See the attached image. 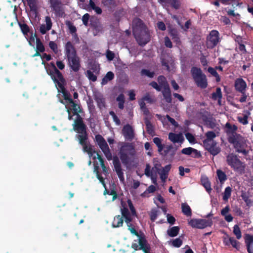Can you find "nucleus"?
Returning a JSON list of instances; mask_svg holds the SVG:
<instances>
[{"label": "nucleus", "instance_id": "24", "mask_svg": "<svg viewBox=\"0 0 253 253\" xmlns=\"http://www.w3.org/2000/svg\"><path fill=\"white\" fill-rule=\"evenodd\" d=\"M90 26L96 31L99 32L102 30V26L101 25V24L99 21V20L94 17H92L90 20Z\"/></svg>", "mask_w": 253, "mask_h": 253}, {"label": "nucleus", "instance_id": "36", "mask_svg": "<svg viewBox=\"0 0 253 253\" xmlns=\"http://www.w3.org/2000/svg\"><path fill=\"white\" fill-rule=\"evenodd\" d=\"M179 230L178 226H173L167 230V234L169 237H174L178 234Z\"/></svg>", "mask_w": 253, "mask_h": 253}, {"label": "nucleus", "instance_id": "30", "mask_svg": "<svg viewBox=\"0 0 253 253\" xmlns=\"http://www.w3.org/2000/svg\"><path fill=\"white\" fill-rule=\"evenodd\" d=\"M99 167L97 165H94L93 173L96 174L97 178L99 180L100 182L104 187H106V184L104 178L102 176L101 174L99 171Z\"/></svg>", "mask_w": 253, "mask_h": 253}, {"label": "nucleus", "instance_id": "35", "mask_svg": "<svg viewBox=\"0 0 253 253\" xmlns=\"http://www.w3.org/2000/svg\"><path fill=\"white\" fill-rule=\"evenodd\" d=\"M158 82L160 86L163 89L169 87L166 78L164 76H159L158 78Z\"/></svg>", "mask_w": 253, "mask_h": 253}, {"label": "nucleus", "instance_id": "42", "mask_svg": "<svg viewBox=\"0 0 253 253\" xmlns=\"http://www.w3.org/2000/svg\"><path fill=\"white\" fill-rule=\"evenodd\" d=\"M232 192V188L228 186L225 188L224 191L223 193L222 199L224 201H227L229 198L231 197Z\"/></svg>", "mask_w": 253, "mask_h": 253}, {"label": "nucleus", "instance_id": "31", "mask_svg": "<svg viewBox=\"0 0 253 253\" xmlns=\"http://www.w3.org/2000/svg\"><path fill=\"white\" fill-rule=\"evenodd\" d=\"M68 104H71V107L73 115H77L83 113V109L80 104L76 103V101L73 100V103H69Z\"/></svg>", "mask_w": 253, "mask_h": 253}, {"label": "nucleus", "instance_id": "47", "mask_svg": "<svg viewBox=\"0 0 253 253\" xmlns=\"http://www.w3.org/2000/svg\"><path fill=\"white\" fill-rule=\"evenodd\" d=\"M36 49L42 52L45 51L44 46L39 38L36 39Z\"/></svg>", "mask_w": 253, "mask_h": 253}, {"label": "nucleus", "instance_id": "5", "mask_svg": "<svg viewBox=\"0 0 253 253\" xmlns=\"http://www.w3.org/2000/svg\"><path fill=\"white\" fill-rule=\"evenodd\" d=\"M135 154V147L132 143L124 142L121 146L119 155L123 165L125 166L128 165L131 159L134 158Z\"/></svg>", "mask_w": 253, "mask_h": 253}, {"label": "nucleus", "instance_id": "12", "mask_svg": "<svg viewBox=\"0 0 253 253\" xmlns=\"http://www.w3.org/2000/svg\"><path fill=\"white\" fill-rule=\"evenodd\" d=\"M113 164L115 170L120 181L122 183H125V179L124 175V172L122 169L121 163L119 158L117 157H115L113 158Z\"/></svg>", "mask_w": 253, "mask_h": 253}, {"label": "nucleus", "instance_id": "4", "mask_svg": "<svg viewBox=\"0 0 253 253\" xmlns=\"http://www.w3.org/2000/svg\"><path fill=\"white\" fill-rule=\"evenodd\" d=\"M64 52L70 69L75 72H78L81 67V60L75 47L71 42H67L66 43Z\"/></svg>", "mask_w": 253, "mask_h": 253}, {"label": "nucleus", "instance_id": "54", "mask_svg": "<svg viewBox=\"0 0 253 253\" xmlns=\"http://www.w3.org/2000/svg\"><path fill=\"white\" fill-rule=\"evenodd\" d=\"M182 240L180 238H176L172 240L171 245L175 248H179L182 244Z\"/></svg>", "mask_w": 253, "mask_h": 253}, {"label": "nucleus", "instance_id": "14", "mask_svg": "<svg viewBox=\"0 0 253 253\" xmlns=\"http://www.w3.org/2000/svg\"><path fill=\"white\" fill-rule=\"evenodd\" d=\"M73 126V129L79 133L76 135V138L78 140L80 139V136H88L86 131V126L84 123H74Z\"/></svg>", "mask_w": 253, "mask_h": 253}, {"label": "nucleus", "instance_id": "23", "mask_svg": "<svg viewBox=\"0 0 253 253\" xmlns=\"http://www.w3.org/2000/svg\"><path fill=\"white\" fill-rule=\"evenodd\" d=\"M46 26L42 25L40 27V31L42 34H45L47 31L50 30L52 27V22L50 17L46 16L45 17Z\"/></svg>", "mask_w": 253, "mask_h": 253}, {"label": "nucleus", "instance_id": "3", "mask_svg": "<svg viewBox=\"0 0 253 253\" xmlns=\"http://www.w3.org/2000/svg\"><path fill=\"white\" fill-rule=\"evenodd\" d=\"M133 34L138 44L141 46L145 45L151 39L147 27L139 18L133 20Z\"/></svg>", "mask_w": 253, "mask_h": 253}, {"label": "nucleus", "instance_id": "27", "mask_svg": "<svg viewBox=\"0 0 253 253\" xmlns=\"http://www.w3.org/2000/svg\"><path fill=\"white\" fill-rule=\"evenodd\" d=\"M96 158V156H94L93 157V159H95ZM97 159L99 160L100 163V166L102 168L103 173L105 176H107L109 174L108 169L105 165L104 161L103 158L98 153H97Z\"/></svg>", "mask_w": 253, "mask_h": 253}, {"label": "nucleus", "instance_id": "10", "mask_svg": "<svg viewBox=\"0 0 253 253\" xmlns=\"http://www.w3.org/2000/svg\"><path fill=\"white\" fill-rule=\"evenodd\" d=\"M50 7L56 16L63 17L65 15L63 4L61 0H49Z\"/></svg>", "mask_w": 253, "mask_h": 253}, {"label": "nucleus", "instance_id": "18", "mask_svg": "<svg viewBox=\"0 0 253 253\" xmlns=\"http://www.w3.org/2000/svg\"><path fill=\"white\" fill-rule=\"evenodd\" d=\"M189 224L192 227L203 229L206 227V220L192 219L189 221Z\"/></svg>", "mask_w": 253, "mask_h": 253}, {"label": "nucleus", "instance_id": "41", "mask_svg": "<svg viewBox=\"0 0 253 253\" xmlns=\"http://www.w3.org/2000/svg\"><path fill=\"white\" fill-rule=\"evenodd\" d=\"M88 6L91 9L94 10L97 14H101L102 12L101 8L98 6H96L95 3L92 0H89Z\"/></svg>", "mask_w": 253, "mask_h": 253}, {"label": "nucleus", "instance_id": "28", "mask_svg": "<svg viewBox=\"0 0 253 253\" xmlns=\"http://www.w3.org/2000/svg\"><path fill=\"white\" fill-rule=\"evenodd\" d=\"M222 97L221 89L220 87L216 88V91L211 94V98L214 100H218V104L219 105L221 104V98Z\"/></svg>", "mask_w": 253, "mask_h": 253}, {"label": "nucleus", "instance_id": "60", "mask_svg": "<svg viewBox=\"0 0 253 253\" xmlns=\"http://www.w3.org/2000/svg\"><path fill=\"white\" fill-rule=\"evenodd\" d=\"M127 226L128 227V230L130 231L131 234L136 236L137 237H139L138 232L135 230L132 224L127 225Z\"/></svg>", "mask_w": 253, "mask_h": 253}, {"label": "nucleus", "instance_id": "48", "mask_svg": "<svg viewBox=\"0 0 253 253\" xmlns=\"http://www.w3.org/2000/svg\"><path fill=\"white\" fill-rule=\"evenodd\" d=\"M233 233L236 235L237 239H240L242 237L241 229L238 225H235L233 227Z\"/></svg>", "mask_w": 253, "mask_h": 253}, {"label": "nucleus", "instance_id": "15", "mask_svg": "<svg viewBox=\"0 0 253 253\" xmlns=\"http://www.w3.org/2000/svg\"><path fill=\"white\" fill-rule=\"evenodd\" d=\"M122 133L126 140L131 141L134 138V129L129 124H126L123 126Z\"/></svg>", "mask_w": 253, "mask_h": 253}, {"label": "nucleus", "instance_id": "29", "mask_svg": "<svg viewBox=\"0 0 253 253\" xmlns=\"http://www.w3.org/2000/svg\"><path fill=\"white\" fill-rule=\"evenodd\" d=\"M162 94L166 102L168 103H171L172 102V98L169 87L164 88L162 91Z\"/></svg>", "mask_w": 253, "mask_h": 253}, {"label": "nucleus", "instance_id": "45", "mask_svg": "<svg viewBox=\"0 0 253 253\" xmlns=\"http://www.w3.org/2000/svg\"><path fill=\"white\" fill-rule=\"evenodd\" d=\"M145 124L147 133L151 135H154L155 134V131L152 124L148 120L145 122Z\"/></svg>", "mask_w": 253, "mask_h": 253}, {"label": "nucleus", "instance_id": "61", "mask_svg": "<svg viewBox=\"0 0 253 253\" xmlns=\"http://www.w3.org/2000/svg\"><path fill=\"white\" fill-rule=\"evenodd\" d=\"M121 212L122 217L124 218L130 215L128 209L125 206H123V208L121 209Z\"/></svg>", "mask_w": 253, "mask_h": 253}, {"label": "nucleus", "instance_id": "8", "mask_svg": "<svg viewBox=\"0 0 253 253\" xmlns=\"http://www.w3.org/2000/svg\"><path fill=\"white\" fill-rule=\"evenodd\" d=\"M95 141L108 161L112 159V155L104 138L100 134L95 136Z\"/></svg>", "mask_w": 253, "mask_h": 253}, {"label": "nucleus", "instance_id": "51", "mask_svg": "<svg viewBox=\"0 0 253 253\" xmlns=\"http://www.w3.org/2000/svg\"><path fill=\"white\" fill-rule=\"evenodd\" d=\"M216 137L215 132L212 131H210L207 132V143L211 142V141H214L213 139Z\"/></svg>", "mask_w": 253, "mask_h": 253}, {"label": "nucleus", "instance_id": "46", "mask_svg": "<svg viewBox=\"0 0 253 253\" xmlns=\"http://www.w3.org/2000/svg\"><path fill=\"white\" fill-rule=\"evenodd\" d=\"M140 75L141 76H147L150 78H152L155 75V72H151L148 69H143L140 72Z\"/></svg>", "mask_w": 253, "mask_h": 253}, {"label": "nucleus", "instance_id": "38", "mask_svg": "<svg viewBox=\"0 0 253 253\" xmlns=\"http://www.w3.org/2000/svg\"><path fill=\"white\" fill-rule=\"evenodd\" d=\"M18 25L20 28L21 32L24 36H27L30 32L29 27L25 22H18Z\"/></svg>", "mask_w": 253, "mask_h": 253}, {"label": "nucleus", "instance_id": "32", "mask_svg": "<svg viewBox=\"0 0 253 253\" xmlns=\"http://www.w3.org/2000/svg\"><path fill=\"white\" fill-rule=\"evenodd\" d=\"M124 220L120 215H116L114 218L112 226L114 227H120L123 226Z\"/></svg>", "mask_w": 253, "mask_h": 253}, {"label": "nucleus", "instance_id": "34", "mask_svg": "<svg viewBox=\"0 0 253 253\" xmlns=\"http://www.w3.org/2000/svg\"><path fill=\"white\" fill-rule=\"evenodd\" d=\"M182 212L187 217L191 216L192 211L190 206L187 203H182L181 204Z\"/></svg>", "mask_w": 253, "mask_h": 253}, {"label": "nucleus", "instance_id": "40", "mask_svg": "<svg viewBox=\"0 0 253 253\" xmlns=\"http://www.w3.org/2000/svg\"><path fill=\"white\" fill-rule=\"evenodd\" d=\"M208 72L213 77L215 78V81L216 82H219L220 81V77L218 73L214 68L210 67L208 68Z\"/></svg>", "mask_w": 253, "mask_h": 253}, {"label": "nucleus", "instance_id": "58", "mask_svg": "<svg viewBox=\"0 0 253 253\" xmlns=\"http://www.w3.org/2000/svg\"><path fill=\"white\" fill-rule=\"evenodd\" d=\"M186 138L190 143H195V138L194 135L190 132H187L185 134Z\"/></svg>", "mask_w": 253, "mask_h": 253}, {"label": "nucleus", "instance_id": "44", "mask_svg": "<svg viewBox=\"0 0 253 253\" xmlns=\"http://www.w3.org/2000/svg\"><path fill=\"white\" fill-rule=\"evenodd\" d=\"M171 151L170 156L173 157L175 155L176 149H173L172 145H168L165 147L164 150V154L165 156L167 155L169 152Z\"/></svg>", "mask_w": 253, "mask_h": 253}, {"label": "nucleus", "instance_id": "52", "mask_svg": "<svg viewBox=\"0 0 253 253\" xmlns=\"http://www.w3.org/2000/svg\"><path fill=\"white\" fill-rule=\"evenodd\" d=\"M37 0H26L27 4L31 10L36 9Z\"/></svg>", "mask_w": 253, "mask_h": 253}, {"label": "nucleus", "instance_id": "17", "mask_svg": "<svg viewBox=\"0 0 253 253\" xmlns=\"http://www.w3.org/2000/svg\"><path fill=\"white\" fill-rule=\"evenodd\" d=\"M181 153L186 155L191 156L193 158H199L201 155L200 153L197 150L192 148L187 147L182 149Z\"/></svg>", "mask_w": 253, "mask_h": 253}, {"label": "nucleus", "instance_id": "13", "mask_svg": "<svg viewBox=\"0 0 253 253\" xmlns=\"http://www.w3.org/2000/svg\"><path fill=\"white\" fill-rule=\"evenodd\" d=\"M113 164L115 170L120 181L122 183H125V179L124 175V172L122 169L121 163L119 158L117 157H115L113 158Z\"/></svg>", "mask_w": 253, "mask_h": 253}, {"label": "nucleus", "instance_id": "43", "mask_svg": "<svg viewBox=\"0 0 253 253\" xmlns=\"http://www.w3.org/2000/svg\"><path fill=\"white\" fill-rule=\"evenodd\" d=\"M153 142L157 146L159 152L161 153L164 148V145L162 143V139L159 137H155L153 138Z\"/></svg>", "mask_w": 253, "mask_h": 253}, {"label": "nucleus", "instance_id": "21", "mask_svg": "<svg viewBox=\"0 0 253 253\" xmlns=\"http://www.w3.org/2000/svg\"><path fill=\"white\" fill-rule=\"evenodd\" d=\"M245 242L248 253H253V236L249 234H246Z\"/></svg>", "mask_w": 253, "mask_h": 253}, {"label": "nucleus", "instance_id": "26", "mask_svg": "<svg viewBox=\"0 0 253 253\" xmlns=\"http://www.w3.org/2000/svg\"><path fill=\"white\" fill-rule=\"evenodd\" d=\"M94 100L96 102L97 106L100 109L105 107V100L101 94L98 93L95 94L94 95Z\"/></svg>", "mask_w": 253, "mask_h": 253}, {"label": "nucleus", "instance_id": "20", "mask_svg": "<svg viewBox=\"0 0 253 253\" xmlns=\"http://www.w3.org/2000/svg\"><path fill=\"white\" fill-rule=\"evenodd\" d=\"M169 139L173 143L180 142L183 143L184 140V137L182 133H175L170 132L169 134Z\"/></svg>", "mask_w": 253, "mask_h": 253}, {"label": "nucleus", "instance_id": "59", "mask_svg": "<svg viewBox=\"0 0 253 253\" xmlns=\"http://www.w3.org/2000/svg\"><path fill=\"white\" fill-rule=\"evenodd\" d=\"M49 46L50 48L52 50V51L55 53H57L58 52V47L57 44L53 41H50L49 42Z\"/></svg>", "mask_w": 253, "mask_h": 253}, {"label": "nucleus", "instance_id": "39", "mask_svg": "<svg viewBox=\"0 0 253 253\" xmlns=\"http://www.w3.org/2000/svg\"><path fill=\"white\" fill-rule=\"evenodd\" d=\"M102 4L109 9L114 8L116 6L115 0H101Z\"/></svg>", "mask_w": 253, "mask_h": 253}, {"label": "nucleus", "instance_id": "2", "mask_svg": "<svg viewBox=\"0 0 253 253\" xmlns=\"http://www.w3.org/2000/svg\"><path fill=\"white\" fill-rule=\"evenodd\" d=\"M45 68L47 74L50 76L55 84L58 92H60L63 94L64 100L66 101L67 103H73V100L71 97L70 93L68 92L65 88L66 85V80L62 73L56 68L55 64L53 62H50L47 63Z\"/></svg>", "mask_w": 253, "mask_h": 253}, {"label": "nucleus", "instance_id": "57", "mask_svg": "<svg viewBox=\"0 0 253 253\" xmlns=\"http://www.w3.org/2000/svg\"><path fill=\"white\" fill-rule=\"evenodd\" d=\"M248 116L247 115H244L243 117H238L237 119L238 121L241 124L246 125L248 124Z\"/></svg>", "mask_w": 253, "mask_h": 253}, {"label": "nucleus", "instance_id": "49", "mask_svg": "<svg viewBox=\"0 0 253 253\" xmlns=\"http://www.w3.org/2000/svg\"><path fill=\"white\" fill-rule=\"evenodd\" d=\"M241 197L244 201L246 203L247 206L250 207L252 205L251 200L250 199L248 194L245 192L242 193Z\"/></svg>", "mask_w": 253, "mask_h": 253}, {"label": "nucleus", "instance_id": "37", "mask_svg": "<svg viewBox=\"0 0 253 253\" xmlns=\"http://www.w3.org/2000/svg\"><path fill=\"white\" fill-rule=\"evenodd\" d=\"M216 174L221 184H223L227 179V175L222 170L217 169L216 171Z\"/></svg>", "mask_w": 253, "mask_h": 253}, {"label": "nucleus", "instance_id": "33", "mask_svg": "<svg viewBox=\"0 0 253 253\" xmlns=\"http://www.w3.org/2000/svg\"><path fill=\"white\" fill-rule=\"evenodd\" d=\"M114 78V74L111 72H108L104 78L102 79L101 84L105 85L108 83V82L112 81Z\"/></svg>", "mask_w": 253, "mask_h": 253}, {"label": "nucleus", "instance_id": "22", "mask_svg": "<svg viewBox=\"0 0 253 253\" xmlns=\"http://www.w3.org/2000/svg\"><path fill=\"white\" fill-rule=\"evenodd\" d=\"M169 34L174 42L178 44L181 43L179 34L176 29L170 28L169 30Z\"/></svg>", "mask_w": 253, "mask_h": 253}, {"label": "nucleus", "instance_id": "50", "mask_svg": "<svg viewBox=\"0 0 253 253\" xmlns=\"http://www.w3.org/2000/svg\"><path fill=\"white\" fill-rule=\"evenodd\" d=\"M66 25L68 27L71 34H73L76 33L77 29L71 21H67L66 22Z\"/></svg>", "mask_w": 253, "mask_h": 253}, {"label": "nucleus", "instance_id": "1", "mask_svg": "<svg viewBox=\"0 0 253 253\" xmlns=\"http://www.w3.org/2000/svg\"><path fill=\"white\" fill-rule=\"evenodd\" d=\"M237 130L236 125H231L229 122H227L224 126V132L228 142L233 145L236 152L247 155L248 154V151L246 150L248 140L245 137L238 133Z\"/></svg>", "mask_w": 253, "mask_h": 253}, {"label": "nucleus", "instance_id": "55", "mask_svg": "<svg viewBox=\"0 0 253 253\" xmlns=\"http://www.w3.org/2000/svg\"><path fill=\"white\" fill-rule=\"evenodd\" d=\"M109 114L113 118L114 122L115 123L116 125L120 126L121 125V121L117 116L115 114L114 111H111L109 112Z\"/></svg>", "mask_w": 253, "mask_h": 253}, {"label": "nucleus", "instance_id": "6", "mask_svg": "<svg viewBox=\"0 0 253 253\" xmlns=\"http://www.w3.org/2000/svg\"><path fill=\"white\" fill-rule=\"evenodd\" d=\"M226 162L234 171L240 174L244 173L245 166L236 155L233 153L228 155L226 157Z\"/></svg>", "mask_w": 253, "mask_h": 253}, {"label": "nucleus", "instance_id": "56", "mask_svg": "<svg viewBox=\"0 0 253 253\" xmlns=\"http://www.w3.org/2000/svg\"><path fill=\"white\" fill-rule=\"evenodd\" d=\"M86 75L88 79L92 82H95L97 80V76L94 75L91 71L87 70Z\"/></svg>", "mask_w": 253, "mask_h": 253}, {"label": "nucleus", "instance_id": "11", "mask_svg": "<svg viewBox=\"0 0 253 253\" xmlns=\"http://www.w3.org/2000/svg\"><path fill=\"white\" fill-rule=\"evenodd\" d=\"M80 139L78 140L79 144L82 145L84 152H86L89 157L92 156L93 154L97 152L92 148V146L88 145V136H80Z\"/></svg>", "mask_w": 253, "mask_h": 253}, {"label": "nucleus", "instance_id": "64", "mask_svg": "<svg viewBox=\"0 0 253 253\" xmlns=\"http://www.w3.org/2000/svg\"><path fill=\"white\" fill-rule=\"evenodd\" d=\"M90 17V15L88 13L84 14L82 17V21L84 25L85 26H88V20Z\"/></svg>", "mask_w": 253, "mask_h": 253}, {"label": "nucleus", "instance_id": "62", "mask_svg": "<svg viewBox=\"0 0 253 253\" xmlns=\"http://www.w3.org/2000/svg\"><path fill=\"white\" fill-rule=\"evenodd\" d=\"M139 237V245L140 246V247H141L142 246H144L148 244L147 243V241L146 240L145 236L143 235L142 236H140L138 237Z\"/></svg>", "mask_w": 253, "mask_h": 253}, {"label": "nucleus", "instance_id": "25", "mask_svg": "<svg viewBox=\"0 0 253 253\" xmlns=\"http://www.w3.org/2000/svg\"><path fill=\"white\" fill-rule=\"evenodd\" d=\"M171 169V165L166 166L162 170L158 169V173L162 181H165L168 177V174Z\"/></svg>", "mask_w": 253, "mask_h": 253}, {"label": "nucleus", "instance_id": "53", "mask_svg": "<svg viewBox=\"0 0 253 253\" xmlns=\"http://www.w3.org/2000/svg\"><path fill=\"white\" fill-rule=\"evenodd\" d=\"M158 212L159 211L156 209H152L151 211L150 216V219L152 221H155V220L156 219L158 216Z\"/></svg>", "mask_w": 253, "mask_h": 253}, {"label": "nucleus", "instance_id": "16", "mask_svg": "<svg viewBox=\"0 0 253 253\" xmlns=\"http://www.w3.org/2000/svg\"><path fill=\"white\" fill-rule=\"evenodd\" d=\"M207 150L213 156L217 155L221 151L220 148L217 146L215 141H211L207 143Z\"/></svg>", "mask_w": 253, "mask_h": 253}, {"label": "nucleus", "instance_id": "19", "mask_svg": "<svg viewBox=\"0 0 253 253\" xmlns=\"http://www.w3.org/2000/svg\"><path fill=\"white\" fill-rule=\"evenodd\" d=\"M246 87L247 84L243 79L238 78L236 80L235 82V88L237 91L243 93V91H246Z\"/></svg>", "mask_w": 253, "mask_h": 253}, {"label": "nucleus", "instance_id": "9", "mask_svg": "<svg viewBox=\"0 0 253 253\" xmlns=\"http://www.w3.org/2000/svg\"><path fill=\"white\" fill-rule=\"evenodd\" d=\"M220 42L219 33L218 31L213 30L207 36V48L212 49Z\"/></svg>", "mask_w": 253, "mask_h": 253}, {"label": "nucleus", "instance_id": "63", "mask_svg": "<svg viewBox=\"0 0 253 253\" xmlns=\"http://www.w3.org/2000/svg\"><path fill=\"white\" fill-rule=\"evenodd\" d=\"M229 242L233 247H234L237 249L239 248V242H238L236 240H235L234 238H233V237L229 238Z\"/></svg>", "mask_w": 253, "mask_h": 253}, {"label": "nucleus", "instance_id": "7", "mask_svg": "<svg viewBox=\"0 0 253 253\" xmlns=\"http://www.w3.org/2000/svg\"><path fill=\"white\" fill-rule=\"evenodd\" d=\"M193 79L196 85L202 88H206V75L199 68L193 67L191 69Z\"/></svg>", "mask_w": 253, "mask_h": 253}]
</instances>
